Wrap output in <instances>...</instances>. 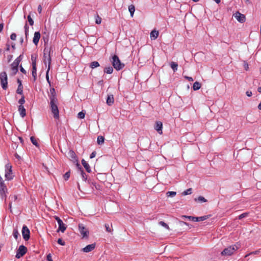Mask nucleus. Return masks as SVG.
<instances>
[{
  "instance_id": "nucleus-1",
  "label": "nucleus",
  "mask_w": 261,
  "mask_h": 261,
  "mask_svg": "<svg viewBox=\"0 0 261 261\" xmlns=\"http://www.w3.org/2000/svg\"><path fill=\"white\" fill-rule=\"evenodd\" d=\"M50 106L52 113L55 118L58 119L59 117V110L58 107V99L50 100Z\"/></svg>"
},
{
  "instance_id": "nucleus-2",
  "label": "nucleus",
  "mask_w": 261,
  "mask_h": 261,
  "mask_svg": "<svg viewBox=\"0 0 261 261\" xmlns=\"http://www.w3.org/2000/svg\"><path fill=\"white\" fill-rule=\"evenodd\" d=\"M21 61V56L16 59L13 63L11 65V75H14L16 74L18 70V65Z\"/></svg>"
},
{
  "instance_id": "nucleus-3",
  "label": "nucleus",
  "mask_w": 261,
  "mask_h": 261,
  "mask_svg": "<svg viewBox=\"0 0 261 261\" xmlns=\"http://www.w3.org/2000/svg\"><path fill=\"white\" fill-rule=\"evenodd\" d=\"M112 64L114 68L117 70H120L122 69L124 64L122 63L118 57L117 55H114L112 58Z\"/></svg>"
},
{
  "instance_id": "nucleus-4",
  "label": "nucleus",
  "mask_w": 261,
  "mask_h": 261,
  "mask_svg": "<svg viewBox=\"0 0 261 261\" xmlns=\"http://www.w3.org/2000/svg\"><path fill=\"white\" fill-rule=\"evenodd\" d=\"M44 62L45 65L48 63V68L47 70L46 73V78L48 83H49V77H48V72L50 69V63H51V57L49 54L44 53Z\"/></svg>"
},
{
  "instance_id": "nucleus-5",
  "label": "nucleus",
  "mask_w": 261,
  "mask_h": 261,
  "mask_svg": "<svg viewBox=\"0 0 261 261\" xmlns=\"http://www.w3.org/2000/svg\"><path fill=\"white\" fill-rule=\"evenodd\" d=\"M239 248L236 245L230 246L225 248L221 252L222 255H231Z\"/></svg>"
},
{
  "instance_id": "nucleus-6",
  "label": "nucleus",
  "mask_w": 261,
  "mask_h": 261,
  "mask_svg": "<svg viewBox=\"0 0 261 261\" xmlns=\"http://www.w3.org/2000/svg\"><path fill=\"white\" fill-rule=\"evenodd\" d=\"M5 175L6 179L10 180L13 179V175L12 170V166L10 164H7L5 166Z\"/></svg>"
},
{
  "instance_id": "nucleus-7",
  "label": "nucleus",
  "mask_w": 261,
  "mask_h": 261,
  "mask_svg": "<svg viewBox=\"0 0 261 261\" xmlns=\"http://www.w3.org/2000/svg\"><path fill=\"white\" fill-rule=\"evenodd\" d=\"M8 189L2 177L0 176V195L2 198L6 197Z\"/></svg>"
},
{
  "instance_id": "nucleus-8",
  "label": "nucleus",
  "mask_w": 261,
  "mask_h": 261,
  "mask_svg": "<svg viewBox=\"0 0 261 261\" xmlns=\"http://www.w3.org/2000/svg\"><path fill=\"white\" fill-rule=\"evenodd\" d=\"M0 80L2 88L4 89H6L8 87V78L6 72H3L0 73Z\"/></svg>"
},
{
  "instance_id": "nucleus-9",
  "label": "nucleus",
  "mask_w": 261,
  "mask_h": 261,
  "mask_svg": "<svg viewBox=\"0 0 261 261\" xmlns=\"http://www.w3.org/2000/svg\"><path fill=\"white\" fill-rule=\"evenodd\" d=\"M27 252V248L23 245H20L17 250L15 257L20 258L23 256Z\"/></svg>"
},
{
  "instance_id": "nucleus-10",
  "label": "nucleus",
  "mask_w": 261,
  "mask_h": 261,
  "mask_svg": "<svg viewBox=\"0 0 261 261\" xmlns=\"http://www.w3.org/2000/svg\"><path fill=\"white\" fill-rule=\"evenodd\" d=\"M68 155L69 159L73 163H76L77 167L80 166V165L78 162L77 156L73 150H70L68 152Z\"/></svg>"
},
{
  "instance_id": "nucleus-11",
  "label": "nucleus",
  "mask_w": 261,
  "mask_h": 261,
  "mask_svg": "<svg viewBox=\"0 0 261 261\" xmlns=\"http://www.w3.org/2000/svg\"><path fill=\"white\" fill-rule=\"evenodd\" d=\"M233 16L240 22L243 23L246 20L245 16L240 13L239 11L236 12L233 14Z\"/></svg>"
},
{
  "instance_id": "nucleus-12",
  "label": "nucleus",
  "mask_w": 261,
  "mask_h": 261,
  "mask_svg": "<svg viewBox=\"0 0 261 261\" xmlns=\"http://www.w3.org/2000/svg\"><path fill=\"white\" fill-rule=\"evenodd\" d=\"M54 218L58 225V228H66L67 227V225L64 223L59 217L55 216Z\"/></svg>"
},
{
  "instance_id": "nucleus-13",
  "label": "nucleus",
  "mask_w": 261,
  "mask_h": 261,
  "mask_svg": "<svg viewBox=\"0 0 261 261\" xmlns=\"http://www.w3.org/2000/svg\"><path fill=\"white\" fill-rule=\"evenodd\" d=\"M95 248V243L91 244L86 246L82 249V251L84 252H89L92 251Z\"/></svg>"
},
{
  "instance_id": "nucleus-14",
  "label": "nucleus",
  "mask_w": 261,
  "mask_h": 261,
  "mask_svg": "<svg viewBox=\"0 0 261 261\" xmlns=\"http://www.w3.org/2000/svg\"><path fill=\"white\" fill-rule=\"evenodd\" d=\"M162 127H163V124L162 122L161 121H157L155 123V125L154 126V128L155 130L158 132V133L160 135L162 134Z\"/></svg>"
},
{
  "instance_id": "nucleus-15",
  "label": "nucleus",
  "mask_w": 261,
  "mask_h": 261,
  "mask_svg": "<svg viewBox=\"0 0 261 261\" xmlns=\"http://www.w3.org/2000/svg\"><path fill=\"white\" fill-rule=\"evenodd\" d=\"M22 234L23 238L25 241H28L30 239V229H22Z\"/></svg>"
},
{
  "instance_id": "nucleus-16",
  "label": "nucleus",
  "mask_w": 261,
  "mask_h": 261,
  "mask_svg": "<svg viewBox=\"0 0 261 261\" xmlns=\"http://www.w3.org/2000/svg\"><path fill=\"white\" fill-rule=\"evenodd\" d=\"M40 38V33L39 32H36L34 33V36L33 40V43L35 45H37Z\"/></svg>"
},
{
  "instance_id": "nucleus-17",
  "label": "nucleus",
  "mask_w": 261,
  "mask_h": 261,
  "mask_svg": "<svg viewBox=\"0 0 261 261\" xmlns=\"http://www.w3.org/2000/svg\"><path fill=\"white\" fill-rule=\"evenodd\" d=\"M49 97L50 100L52 99H58L57 98V95L55 91V89L53 88L50 89V94L49 95Z\"/></svg>"
},
{
  "instance_id": "nucleus-18",
  "label": "nucleus",
  "mask_w": 261,
  "mask_h": 261,
  "mask_svg": "<svg viewBox=\"0 0 261 261\" xmlns=\"http://www.w3.org/2000/svg\"><path fill=\"white\" fill-rule=\"evenodd\" d=\"M18 111L22 117H24L26 115L25 109L23 105L19 106Z\"/></svg>"
},
{
  "instance_id": "nucleus-19",
  "label": "nucleus",
  "mask_w": 261,
  "mask_h": 261,
  "mask_svg": "<svg viewBox=\"0 0 261 261\" xmlns=\"http://www.w3.org/2000/svg\"><path fill=\"white\" fill-rule=\"evenodd\" d=\"M80 233L82 236V238L87 239L89 234V231L88 229H80Z\"/></svg>"
},
{
  "instance_id": "nucleus-20",
  "label": "nucleus",
  "mask_w": 261,
  "mask_h": 261,
  "mask_svg": "<svg viewBox=\"0 0 261 261\" xmlns=\"http://www.w3.org/2000/svg\"><path fill=\"white\" fill-rule=\"evenodd\" d=\"M159 32L156 30H153L150 33V38L151 39L155 40L156 39L158 36H159Z\"/></svg>"
},
{
  "instance_id": "nucleus-21",
  "label": "nucleus",
  "mask_w": 261,
  "mask_h": 261,
  "mask_svg": "<svg viewBox=\"0 0 261 261\" xmlns=\"http://www.w3.org/2000/svg\"><path fill=\"white\" fill-rule=\"evenodd\" d=\"M114 100L112 95H108L107 99V103L109 106H111L114 103Z\"/></svg>"
},
{
  "instance_id": "nucleus-22",
  "label": "nucleus",
  "mask_w": 261,
  "mask_h": 261,
  "mask_svg": "<svg viewBox=\"0 0 261 261\" xmlns=\"http://www.w3.org/2000/svg\"><path fill=\"white\" fill-rule=\"evenodd\" d=\"M82 163L83 166L84 167V168L86 169V171L88 172H90V171H91L90 167L89 164L84 159L82 160Z\"/></svg>"
},
{
  "instance_id": "nucleus-23",
  "label": "nucleus",
  "mask_w": 261,
  "mask_h": 261,
  "mask_svg": "<svg viewBox=\"0 0 261 261\" xmlns=\"http://www.w3.org/2000/svg\"><path fill=\"white\" fill-rule=\"evenodd\" d=\"M128 10L130 14V16L133 17L134 12L135 11V8L133 5H130L128 6Z\"/></svg>"
},
{
  "instance_id": "nucleus-24",
  "label": "nucleus",
  "mask_w": 261,
  "mask_h": 261,
  "mask_svg": "<svg viewBox=\"0 0 261 261\" xmlns=\"http://www.w3.org/2000/svg\"><path fill=\"white\" fill-rule=\"evenodd\" d=\"M16 92L19 94L22 95H23V86L21 83H20V84H19Z\"/></svg>"
},
{
  "instance_id": "nucleus-25",
  "label": "nucleus",
  "mask_w": 261,
  "mask_h": 261,
  "mask_svg": "<svg viewBox=\"0 0 261 261\" xmlns=\"http://www.w3.org/2000/svg\"><path fill=\"white\" fill-rule=\"evenodd\" d=\"M201 87V84L198 82H195L194 84H193V90H199Z\"/></svg>"
},
{
  "instance_id": "nucleus-26",
  "label": "nucleus",
  "mask_w": 261,
  "mask_h": 261,
  "mask_svg": "<svg viewBox=\"0 0 261 261\" xmlns=\"http://www.w3.org/2000/svg\"><path fill=\"white\" fill-rule=\"evenodd\" d=\"M170 66L174 72L177 70L178 65L176 63L174 62H171L170 63Z\"/></svg>"
},
{
  "instance_id": "nucleus-27",
  "label": "nucleus",
  "mask_w": 261,
  "mask_h": 261,
  "mask_svg": "<svg viewBox=\"0 0 261 261\" xmlns=\"http://www.w3.org/2000/svg\"><path fill=\"white\" fill-rule=\"evenodd\" d=\"M104 71L108 74H111L113 72V69L111 66L107 67L105 68Z\"/></svg>"
},
{
  "instance_id": "nucleus-28",
  "label": "nucleus",
  "mask_w": 261,
  "mask_h": 261,
  "mask_svg": "<svg viewBox=\"0 0 261 261\" xmlns=\"http://www.w3.org/2000/svg\"><path fill=\"white\" fill-rule=\"evenodd\" d=\"M98 66H99V64L97 61L92 62L91 63V64L90 65V67L92 69L97 67Z\"/></svg>"
},
{
  "instance_id": "nucleus-29",
  "label": "nucleus",
  "mask_w": 261,
  "mask_h": 261,
  "mask_svg": "<svg viewBox=\"0 0 261 261\" xmlns=\"http://www.w3.org/2000/svg\"><path fill=\"white\" fill-rule=\"evenodd\" d=\"M105 140V138L101 136H99L97 138V143L98 144H101L103 143Z\"/></svg>"
},
{
  "instance_id": "nucleus-30",
  "label": "nucleus",
  "mask_w": 261,
  "mask_h": 261,
  "mask_svg": "<svg viewBox=\"0 0 261 261\" xmlns=\"http://www.w3.org/2000/svg\"><path fill=\"white\" fill-rule=\"evenodd\" d=\"M260 249H258V250H257L256 251L251 252L249 253L246 254L245 256V257H247V256H249L250 255H252V254H258L260 252Z\"/></svg>"
},
{
  "instance_id": "nucleus-31",
  "label": "nucleus",
  "mask_w": 261,
  "mask_h": 261,
  "mask_svg": "<svg viewBox=\"0 0 261 261\" xmlns=\"http://www.w3.org/2000/svg\"><path fill=\"white\" fill-rule=\"evenodd\" d=\"M101 22V18L98 14H97L95 17V23L96 24H100Z\"/></svg>"
},
{
  "instance_id": "nucleus-32",
  "label": "nucleus",
  "mask_w": 261,
  "mask_h": 261,
  "mask_svg": "<svg viewBox=\"0 0 261 261\" xmlns=\"http://www.w3.org/2000/svg\"><path fill=\"white\" fill-rule=\"evenodd\" d=\"M31 141L32 142V143L34 145H35L36 146H38V142H37V140L36 139V138L34 137H31Z\"/></svg>"
},
{
  "instance_id": "nucleus-33",
  "label": "nucleus",
  "mask_w": 261,
  "mask_h": 261,
  "mask_svg": "<svg viewBox=\"0 0 261 261\" xmlns=\"http://www.w3.org/2000/svg\"><path fill=\"white\" fill-rule=\"evenodd\" d=\"M176 193L173 191H169L167 192L166 195L167 197H174L176 195Z\"/></svg>"
},
{
  "instance_id": "nucleus-34",
  "label": "nucleus",
  "mask_w": 261,
  "mask_h": 261,
  "mask_svg": "<svg viewBox=\"0 0 261 261\" xmlns=\"http://www.w3.org/2000/svg\"><path fill=\"white\" fill-rule=\"evenodd\" d=\"M80 173L81 174L83 180L86 181L87 178V175L82 170H80Z\"/></svg>"
},
{
  "instance_id": "nucleus-35",
  "label": "nucleus",
  "mask_w": 261,
  "mask_h": 261,
  "mask_svg": "<svg viewBox=\"0 0 261 261\" xmlns=\"http://www.w3.org/2000/svg\"><path fill=\"white\" fill-rule=\"evenodd\" d=\"M192 193V189L189 188L182 193V195H187Z\"/></svg>"
},
{
  "instance_id": "nucleus-36",
  "label": "nucleus",
  "mask_w": 261,
  "mask_h": 261,
  "mask_svg": "<svg viewBox=\"0 0 261 261\" xmlns=\"http://www.w3.org/2000/svg\"><path fill=\"white\" fill-rule=\"evenodd\" d=\"M37 69L36 68H32V75L34 77V81L36 80L37 75Z\"/></svg>"
},
{
  "instance_id": "nucleus-37",
  "label": "nucleus",
  "mask_w": 261,
  "mask_h": 261,
  "mask_svg": "<svg viewBox=\"0 0 261 261\" xmlns=\"http://www.w3.org/2000/svg\"><path fill=\"white\" fill-rule=\"evenodd\" d=\"M207 218H208L207 216H202V217H197V219H196L197 220V221H204V220L207 219Z\"/></svg>"
},
{
  "instance_id": "nucleus-38",
  "label": "nucleus",
  "mask_w": 261,
  "mask_h": 261,
  "mask_svg": "<svg viewBox=\"0 0 261 261\" xmlns=\"http://www.w3.org/2000/svg\"><path fill=\"white\" fill-rule=\"evenodd\" d=\"M24 102H25L24 96L23 95H22L21 98L19 100L18 103L20 104V105H23V104H24Z\"/></svg>"
},
{
  "instance_id": "nucleus-39",
  "label": "nucleus",
  "mask_w": 261,
  "mask_h": 261,
  "mask_svg": "<svg viewBox=\"0 0 261 261\" xmlns=\"http://www.w3.org/2000/svg\"><path fill=\"white\" fill-rule=\"evenodd\" d=\"M78 118L83 119L85 117V114L83 112H80L78 113Z\"/></svg>"
},
{
  "instance_id": "nucleus-40",
  "label": "nucleus",
  "mask_w": 261,
  "mask_h": 261,
  "mask_svg": "<svg viewBox=\"0 0 261 261\" xmlns=\"http://www.w3.org/2000/svg\"><path fill=\"white\" fill-rule=\"evenodd\" d=\"M57 242L59 244L62 246H64L65 245V242L61 238H59Z\"/></svg>"
},
{
  "instance_id": "nucleus-41",
  "label": "nucleus",
  "mask_w": 261,
  "mask_h": 261,
  "mask_svg": "<svg viewBox=\"0 0 261 261\" xmlns=\"http://www.w3.org/2000/svg\"><path fill=\"white\" fill-rule=\"evenodd\" d=\"M70 172H66L64 175V178L65 180H67L68 179V178H69L70 177Z\"/></svg>"
},
{
  "instance_id": "nucleus-42",
  "label": "nucleus",
  "mask_w": 261,
  "mask_h": 261,
  "mask_svg": "<svg viewBox=\"0 0 261 261\" xmlns=\"http://www.w3.org/2000/svg\"><path fill=\"white\" fill-rule=\"evenodd\" d=\"M19 236V234L18 232L17 231V229H14V231L13 232V236L16 239H17L18 236Z\"/></svg>"
},
{
  "instance_id": "nucleus-43",
  "label": "nucleus",
  "mask_w": 261,
  "mask_h": 261,
  "mask_svg": "<svg viewBox=\"0 0 261 261\" xmlns=\"http://www.w3.org/2000/svg\"><path fill=\"white\" fill-rule=\"evenodd\" d=\"M28 21L31 25H33L34 24V21L32 19V18H31L30 15H29L28 16Z\"/></svg>"
},
{
  "instance_id": "nucleus-44",
  "label": "nucleus",
  "mask_w": 261,
  "mask_h": 261,
  "mask_svg": "<svg viewBox=\"0 0 261 261\" xmlns=\"http://www.w3.org/2000/svg\"><path fill=\"white\" fill-rule=\"evenodd\" d=\"M198 201L202 202H205L207 201L206 199H205L203 197L200 196L198 197Z\"/></svg>"
},
{
  "instance_id": "nucleus-45",
  "label": "nucleus",
  "mask_w": 261,
  "mask_h": 261,
  "mask_svg": "<svg viewBox=\"0 0 261 261\" xmlns=\"http://www.w3.org/2000/svg\"><path fill=\"white\" fill-rule=\"evenodd\" d=\"M248 214L247 213H243L241 215H240L239 216V219H241L245 217H246L247 216H248Z\"/></svg>"
},
{
  "instance_id": "nucleus-46",
  "label": "nucleus",
  "mask_w": 261,
  "mask_h": 261,
  "mask_svg": "<svg viewBox=\"0 0 261 261\" xmlns=\"http://www.w3.org/2000/svg\"><path fill=\"white\" fill-rule=\"evenodd\" d=\"M16 38V35L15 33H12L10 36V38L12 40H15Z\"/></svg>"
},
{
  "instance_id": "nucleus-47",
  "label": "nucleus",
  "mask_w": 261,
  "mask_h": 261,
  "mask_svg": "<svg viewBox=\"0 0 261 261\" xmlns=\"http://www.w3.org/2000/svg\"><path fill=\"white\" fill-rule=\"evenodd\" d=\"M159 224L162 226V227H168V225L167 224H166L165 222H163V221H161L160 222Z\"/></svg>"
},
{
  "instance_id": "nucleus-48",
  "label": "nucleus",
  "mask_w": 261,
  "mask_h": 261,
  "mask_svg": "<svg viewBox=\"0 0 261 261\" xmlns=\"http://www.w3.org/2000/svg\"><path fill=\"white\" fill-rule=\"evenodd\" d=\"M46 259L47 261H53L50 254H48L47 255Z\"/></svg>"
},
{
  "instance_id": "nucleus-49",
  "label": "nucleus",
  "mask_w": 261,
  "mask_h": 261,
  "mask_svg": "<svg viewBox=\"0 0 261 261\" xmlns=\"http://www.w3.org/2000/svg\"><path fill=\"white\" fill-rule=\"evenodd\" d=\"M185 78L187 79L190 82H193V78L192 77L185 76Z\"/></svg>"
},
{
  "instance_id": "nucleus-50",
  "label": "nucleus",
  "mask_w": 261,
  "mask_h": 261,
  "mask_svg": "<svg viewBox=\"0 0 261 261\" xmlns=\"http://www.w3.org/2000/svg\"><path fill=\"white\" fill-rule=\"evenodd\" d=\"M95 155H96V152L95 151H93L90 154V158L91 159H92V158H94L95 156Z\"/></svg>"
},
{
  "instance_id": "nucleus-51",
  "label": "nucleus",
  "mask_w": 261,
  "mask_h": 261,
  "mask_svg": "<svg viewBox=\"0 0 261 261\" xmlns=\"http://www.w3.org/2000/svg\"><path fill=\"white\" fill-rule=\"evenodd\" d=\"M105 227L107 229L110 228V227H112V225L111 223L110 224H106Z\"/></svg>"
},
{
  "instance_id": "nucleus-52",
  "label": "nucleus",
  "mask_w": 261,
  "mask_h": 261,
  "mask_svg": "<svg viewBox=\"0 0 261 261\" xmlns=\"http://www.w3.org/2000/svg\"><path fill=\"white\" fill-rule=\"evenodd\" d=\"M86 227V226L84 225L83 224H79V228L83 229V228H85Z\"/></svg>"
},
{
  "instance_id": "nucleus-53",
  "label": "nucleus",
  "mask_w": 261,
  "mask_h": 261,
  "mask_svg": "<svg viewBox=\"0 0 261 261\" xmlns=\"http://www.w3.org/2000/svg\"><path fill=\"white\" fill-rule=\"evenodd\" d=\"M20 68L21 72H22L24 74H26V71L23 69V68L21 66H20Z\"/></svg>"
},
{
  "instance_id": "nucleus-54",
  "label": "nucleus",
  "mask_w": 261,
  "mask_h": 261,
  "mask_svg": "<svg viewBox=\"0 0 261 261\" xmlns=\"http://www.w3.org/2000/svg\"><path fill=\"white\" fill-rule=\"evenodd\" d=\"M246 94L249 97H250L252 95V92L251 91H247L246 92Z\"/></svg>"
},
{
  "instance_id": "nucleus-55",
  "label": "nucleus",
  "mask_w": 261,
  "mask_h": 261,
  "mask_svg": "<svg viewBox=\"0 0 261 261\" xmlns=\"http://www.w3.org/2000/svg\"><path fill=\"white\" fill-rule=\"evenodd\" d=\"M37 10L39 12V13H41V11H42V7L40 5H39L38 7V9H37Z\"/></svg>"
},
{
  "instance_id": "nucleus-56",
  "label": "nucleus",
  "mask_w": 261,
  "mask_h": 261,
  "mask_svg": "<svg viewBox=\"0 0 261 261\" xmlns=\"http://www.w3.org/2000/svg\"><path fill=\"white\" fill-rule=\"evenodd\" d=\"M66 229H57V232H61L62 233H64L65 232Z\"/></svg>"
},
{
  "instance_id": "nucleus-57",
  "label": "nucleus",
  "mask_w": 261,
  "mask_h": 261,
  "mask_svg": "<svg viewBox=\"0 0 261 261\" xmlns=\"http://www.w3.org/2000/svg\"><path fill=\"white\" fill-rule=\"evenodd\" d=\"M182 217L188 218L189 219H190L191 220H192V218H193V217H192V216H182Z\"/></svg>"
},
{
  "instance_id": "nucleus-58",
  "label": "nucleus",
  "mask_w": 261,
  "mask_h": 261,
  "mask_svg": "<svg viewBox=\"0 0 261 261\" xmlns=\"http://www.w3.org/2000/svg\"><path fill=\"white\" fill-rule=\"evenodd\" d=\"M32 68H36V63H35V61H33V63H32Z\"/></svg>"
},
{
  "instance_id": "nucleus-59",
  "label": "nucleus",
  "mask_w": 261,
  "mask_h": 261,
  "mask_svg": "<svg viewBox=\"0 0 261 261\" xmlns=\"http://www.w3.org/2000/svg\"><path fill=\"white\" fill-rule=\"evenodd\" d=\"M3 27H4V24L1 23L0 24V32H2V31L3 30Z\"/></svg>"
},
{
  "instance_id": "nucleus-60",
  "label": "nucleus",
  "mask_w": 261,
  "mask_h": 261,
  "mask_svg": "<svg viewBox=\"0 0 261 261\" xmlns=\"http://www.w3.org/2000/svg\"><path fill=\"white\" fill-rule=\"evenodd\" d=\"M25 31H29V27L28 26L27 24L26 23L24 26Z\"/></svg>"
},
{
  "instance_id": "nucleus-61",
  "label": "nucleus",
  "mask_w": 261,
  "mask_h": 261,
  "mask_svg": "<svg viewBox=\"0 0 261 261\" xmlns=\"http://www.w3.org/2000/svg\"><path fill=\"white\" fill-rule=\"evenodd\" d=\"M244 66H245V68L246 70H248V65L246 63H245V65H244Z\"/></svg>"
},
{
  "instance_id": "nucleus-62",
  "label": "nucleus",
  "mask_w": 261,
  "mask_h": 261,
  "mask_svg": "<svg viewBox=\"0 0 261 261\" xmlns=\"http://www.w3.org/2000/svg\"><path fill=\"white\" fill-rule=\"evenodd\" d=\"M196 219H197V217H193V218H192V220L196 222L197 221V220Z\"/></svg>"
},
{
  "instance_id": "nucleus-63",
  "label": "nucleus",
  "mask_w": 261,
  "mask_h": 261,
  "mask_svg": "<svg viewBox=\"0 0 261 261\" xmlns=\"http://www.w3.org/2000/svg\"><path fill=\"white\" fill-rule=\"evenodd\" d=\"M8 58V59H9V61H10L11 60L12 58V55H9Z\"/></svg>"
},
{
  "instance_id": "nucleus-64",
  "label": "nucleus",
  "mask_w": 261,
  "mask_h": 261,
  "mask_svg": "<svg viewBox=\"0 0 261 261\" xmlns=\"http://www.w3.org/2000/svg\"><path fill=\"white\" fill-rule=\"evenodd\" d=\"M258 92L261 93V87H258L257 89Z\"/></svg>"
}]
</instances>
